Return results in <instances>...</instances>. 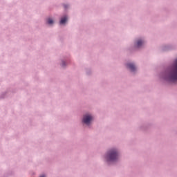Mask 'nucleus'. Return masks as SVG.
<instances>
[{
    "label": "nucleus",
    "instance_id": "obj_1",
    "mask_svg": "<svg viewBox=\"0 0 177 177\" xmlns=\"http://www.w3.org/2000/svg\"><path fill=\"white\" fill-rule=\"evenodd\" d=\"M169 80L171 82L177 81V58L174 61L170 74H169Z\"/></svg>",
    "mask_w": 177,
    "mask_h": 177
},
{
    "label": "nucleus",
    "instance_id": "obj_2",
    "mask_svg": "<svg viewBox=\"0 0 177 177\" xmlns=\"http://www.w3.org/2000/svg\"><path fill=\"white\" fill-rule=\"evenodd\" d=\"M118 158V153L115 149L111 150L106 156L107 161H115Z\"/></svg>",
    "mask_w": 177,
    "mask_h": 177
},
{
    "label": "nucleus",
    "instance_id": "obj_3",
    "mask_svg": "<svg viewBox=\"0 0 177 177\" xmlns=\"http://www.w3.org/2000/svg\"><path fill=\"white\" fill-rule=\"evenodd\" d=\"M93 120V118L88 114L84 116L83 122L88 125Z\"/></svg>",
    "mask_w": 177,
    "mask_h": 177
},
{
    "label": "nucleus",
    "instance_id": "obj_4",
    "mask_svg": "<svg viewBox=\"0 0 177 177\" xmlns=\"http://www.w3.org/2000/svg\"><path fill=\"white\" fill-rule=\"evenodd\" d=\"M127 68L131 71H135L136 70V68L133 64H127Z\"/></svg>",
    "mask_w": 177,
    "mask_h": 177
},
{
    "label": "nucleus",
    "instance_id": "obj_5",
    "mask_svg": "<svg viewBox=\"0 0 177 177\" xmlns=\"http://www.w3.org/2000/svg\"><path fill=\"white\" fill-rule=\"evenodd\" d=\"M68 20L67 16H64V17L62 18L60 21V24H64Z\"/></svg>",
    "mask_w": 177,
    "mask_h": 177
},
{
    "label": "nucleus",
    "instance_id": "obj_6",
    "mask_svg": "<svg viewBox=\"0 0 177 177\" xmlns=\"http://www.w3.org/2000/svg\"><path fill=\"white\" fill-rule=\"evenodd\" d=\"M144 44V41L141 39H138V41H137V47H140L142 46V45Z\"/></svg>",
    "mask_w": 177,
    "mask_h": 177
},
{
    "label": "nucleus",
    "instance_id": "obj_7",
    "mask_svg": "<svg viewBox=\"0 0 177 177\" xmlns=\"http://www.w3.org/2000/svg\"><path fill=\"white\" fill-rule=\"evenodd\" d=\"M47 22H48V24L51 25V24H53V20L51 18H48L47 19Z\"/></svg>",
    "mask_w": 177,
    "mask_h": 177
},
{
    "label": "nucleus",
    "instance_id": "obj_8",
    "mask_svg": "<svg viewBox=\"0 0 177 177\" xmlns=\"http://www.w3.org/2000/svg\"><path fill=\"white\" fill-rule=\"evenodd\" d=\"M41 177H45V176H41Z\"/></svg>",
    "mask_w": 177,
    "mask_h": 177
}]
</instances>
